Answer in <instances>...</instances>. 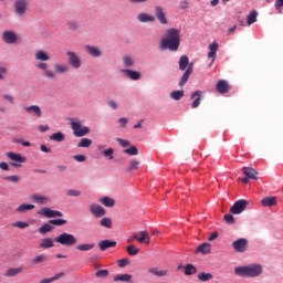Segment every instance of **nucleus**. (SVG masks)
Wrapping results in <instances>:
<instances>
[{
	"mask_svg": "<svg viewBox=\"0 0 283 283\" xmlns=\"http://www.w3.org/2000/svg\"><path fill=\"white\" fill-rule=\"evenodd\" d=\"M35 61H40L36 64L38 70H41L43 72L44 78H48L49 81H54L56 78V73L50 69V65L45 63L46 61H50V54L43 50H39L34 54Z\"/></svg>",
	"mask_w": 283,
	"mask_h": 283,
	"instance_id": "nucleus-1",
	"label": "nucleus"
},
{
	"mask_svg": "<svg viewBox=\"0 0 283 283\" xmlns=\"http://www.w3.org/2000/svg\"><path fill=\"white\" fill-rule=\"evenodd\" d=\"M160 52H178V29H168L159 42Z\"/></svg>",
	"mask_w": 283,
	"mask_h": 283,
	"instance_id": "nucleus-2",
	"label": "nucleus"
},
{
	"mask_svg": "<svg viewBox=\"0 0 283 283\" xmlns=\"http://www.w3.org/2000/svg\"><path fill=\"white\" fill-rule=\"evenodd\" d=\"M264 273V268L260 263H252L234 268V274L238 277H260Z\"/></svg>",
	"mask_w": 283,
	"mask_h": 283,
	"instance_id": "nucleus-3",
	"label": "nucleus"
},
{
	"mask_svg": "<svg viewBox=\"0 0 283 283\" xmlns=\"http://www.w3.org/2000/svg\"><path fill=\"white\" fill-rule=\"evenodd\" d=\"M179 70L185 72L179 82V85L182 87V85L189 81V76L193 74V62L189 63V57L187 55H182L179 60Z\"/></svg>",
	"mask_w": 283,
	"mask_h": 283,
	"instance_id": "nucleus-4",
	"label": "nucleus"
},
{
	"mask_svg": "<svg viewBox=\"0 0 283 283\" xmlns=\"http://www.w3.org/2000/svg\"><path fill=\"white\" fill-rule=\"evenodd\" d=\"M54 240L57 242V244H62V247H74V244L78 242L74 234H70L67 232L61 233Z\"/></svg>",
	"mask_w": 283,
	"mask_h": 283,
	"instance_id": "nucleus-5",
	"label": "nucleus"
},
{
	"mask_svg": "<svg viewBox=\"0 0 283 283\" xmlns=\"http://www.w3.org/2000/svg\"><path fill=\"white\" fill-rule=\"evenodd\" d=\"M71 129L73 130L74 136L77 138H82V136H87V134H90V127H83L78 120L71 122Z\"/></svg>",
	"mask_w": 283,
	"mask_h": 283,
	"instance_id": "nucleus-6",
	"label": "nucleus"
},
{
	"mask_svg": "<svg viewBox=\"0 0 283 283\" xmlns=\"http://www.w3.org/2000/svg\"><path fill=\"white\" fill-rule=\"evenodd\" d=\"M13 8L17 17H25V12L30 8V0H15Z\"/></svg>",
	"mask_w": 283,
	"mask_h": 283,
	"instance_id": "nucleus-7",
	"label": "nucleus"
},
{
	"mask_svg": "<svg viewBox=\"0 0 283 283\" xmlns=\"http://www.w3.org/2000/svg\"><path fill=\"white\" fill-rule=\"evenodd\" d=\"M248 206L249 201L240 199L233 203V206L230 208V211L233 213V216H240V213H242V211H244Z\"/></svg>",
	"mask_w": 283,
	"mask_h": 283,
	"instance_id": "nucleus-8",
	"label": "nucleus"
},
{
	"mask_svg": "<svg viewBox=\"0 0 283 283\" xmlns=\"http://www.w3.org/2000/svg\"><path fill=\"white\" fill-rule=\"evenodd\" d=\"M38 216H44V218H63V212L44 207L38 211Z\"/></svg>",
	"mask_w": 283,
	"mask_h": 283,
	"instance_id": "nucleus-9",
	"label": "nucleus"
},
{
	"mask_svg": "<svg viewBox=\"0 0 283 283\" xmlns=\"http://www.w3.org/2000/svg\"><path fill=\"white\" fill-rule=\"evenodd\" d=\"M2 41L8 45H12L19 41V35L14 31H4L2 33Z\"/></svg>",
	"mask_w": 283,
	"mask_h": 283,
	"instance_id": "nucleus-10",
	"label": "nucleus"
},
{
	"mask_svg": "<svg viewBox=\"0 0 283 283\" xmlns=\"http://www.w3.org/2000/svg\"><path fill=\"white\" fill-rule=\"evenodd\" d=\"M232 247L237 253H244L249 248V241L247 239H238L232 243Z\"/></svg>",
	"mask_w": 283,
	"mask_h": 283,
	"instance_id": "nucleus-11",
	"label": "nucleus"
},
{
	"mask_svg": "<svg viewBox=\"0 0 283 283\" xmlns=\"http://www.w3.org/2000/svg\"><path fill=\"white\" fill-rule=\"evenodd\" d=\"M133 240H137L139 244H149L151 242V239L149 238V232L145 230L134 233Z\"/></svg>",
	"mask_w": 283,
	"mask_h": 283,
	"instance_id": "nucleus-12",
	"label": "nucleus"
},
{
	"mask_svg": "<svg viewBox=\"0 0 283 283\" xmlns=\"http://www.w3.org/2000/svg\"><path fill=\"white\" fill-rule=\"evenodd\" d=\"M66 55L69 56V64L71 65V67H74V70H78V67H81V57H78V55H76V53L72 51H67Z\"/></svg>",
	"mask_w": 283,
	"mask_h": 283,
	"instance_id": "nucleus-13",
	"label": "nucleus"
},
{
	"mask_svg": "<svg viewBox=\"0 0 283 283\" xmlns=\"http://www.w3.org/2000/svg\"><path fill=\"white\" fill-rule=\"evenodd\" d=\"M7 156L13 161L11 164L12 167H21V164L25 163V157L21 156V154L7 153Z\"/></svg>",
	"mask_w": 283,
	"mask_h": 283,
	"instance_id": "nucleus-14",
	"label": "nucleus"
},
{
	"mask_svg": "<svg viewBox=\"0 0 283 283\" xmlns=\"http://www.w3.org/2000/svg\"><path fill=\"white\" fill-rule=\"evenodd\" d=\"M90 212L94 218H103L107 211H105V208H103L101 205L93 203L90 206Z\"/></svg>",
	"mask_w": 283,
	"mask_h": 283,
	"instance_id": "nucleus-15",
	"label": "nucleus"
},
{
	"mask_svg": "<svg viewBox=\"0 0 283 283\" xmlns=\"http://www.w3.org/2000/svg\"><path fill=\"white\" fill-rule=\"evenodd\" d=\"M155 17H156V19H158V21H159V23H161V25H167V23H168L167 15L165 14V9H163V7L155 8Z\"/></svg>",
	"mask_w": 283,
	"mask_h": 283,
	"instance_id": "nucleus-16",
	"label": "nucleus"
},
{
	"mask_svg": "<svg viewBox=\"0 0 283 283\" xmlns=\"http://www.w3.org/2000/svg\"><path fill=\"white\" fill-rule=\"evenodd\" d=\"M120 73L128 76V78H130V81H140V72H138V71H132L129 69H123L120 71Z\"/></svg>",
	"mask_w": 283,
	"mask_h": 283,
	"instance_id": "nucleus-17",
	"label": "nucleus"
},
{
	"mask_svg": "<svg viewBox=\"0 0 283 283\" xmlns=\"http://www.w3.org/2000/svg\"><path fill=\"white\" fill-rule=\"evenodd\" d=\"M85 50L90 54V56H93L94 59L103 56V52L101 51V49H98V46L86 45Z\"/></svg>",
	"mask_w": 283,
	"mask_h": 283,
	"instance_id": "nucleus-18",
	"label": "nucleus"
},
{
	"mask_svg": "<svg viewBox=\"0 0 283 283\" xmlns=\"http://www.w3.org/2000/svg\"><path fill=\"white\" fill-rule=\"evenodd\" d=\"M230 88L231 87L229 86V82H227L226 80H220L217 83V92H219V94H227Z\"/></svg>",
	"mask_w": 283,
	"mask_h": 283,
	"instance_id": "nucleus-19",
	"label": "nucleus"
},
{
	"mask_svg": "<svg viewBox=\"0 0 283 283\" xmlns=\"http://www.w3.org/2000/svg\"><path fill=\"white\" fill-rule=\"evenodd\" d=\"M24 112H28V114H34V116H36L38 118H41V116H43L41 107L36 105L24 107Z\"/></svg>",
	"mask_w": 283,
	"mask_h": 283,
	"instance_id": "nucleus-20",
	"label": "nucleus"
},
{
	"mask_svg": "<svg viewBox=\"0 0 283 283\" xmlns=\"http://www.w3.org/2000/svg\"><path fill=\"white\" fill-rule=\"evenodd\" d=\"M116 244V241L103 240L98 243V247L101 251H107V249H114Z\"/></svg>",
	"mask_w": 283,
	"mask_h": 283,
	"instance_id": "nucleus-21",
	"label": "nucleus"
},
{
	"mask_svg": "<svg viewBox=\"0 0 283 283\" xmlns=\"http://www.w3.org/2000/svg\"><path fill=\"white\" fill-rule=\"evenodd\" d=\"M242 171L247 178H250L251 180H258V172L254 168L243 167Z\"/></svg>",
	"mask_w": 283,
	"mask_h": 283,
	"instance_id": "nucleus-22",
	"label": "nucleus"
},
{
	"mask_svg": "<svg viewBox=\"0 0 283 283\" xmlns=\"http://www.w3.org/2000/svg\"><path fill=\"white\" fill-rule=\"evenodd\" d=\"M219 48L220 45L218 44V42H212L211 44H209L208 59H212V63L213 61H216V54H218Z\"/></svg>",
	"mask_w": 283,
	"mask_h": 283,
	"instance_id": "nucleus-23",
	"label": "nucleus"
},
{
	"mask_svg": "<svg viewBox=\"0 0 283 283\" xmlns=\"http://www.w3.org/2000/svg\"><path fill=\"white\" fill-rule=\"evenodd\" d=\"M54 70L55 71L53 72L55 73L56 78V74H67V72H70V66H67V64L55 63Z\"/></svg>",
	"mask_w": 283,
	"mask_h": 283,
	"instance_id": "nucleus-24",
	"label": "nucleus"
},
{
	"mask_svg": "<svg viewBox=\"0 0 283 283\" xmlns=\"http://www.w3.org/2000/svg\"><path fill=\"white\" fill-rule=\"evenodd\" d=\"M137 20L140 23H154V21H156V18H154V15L149 14V13H139L137 15Z\"/></svg>",
	"mask_w": 283,
	"mask_h": 283,
	"instance_id": "nucleus-25",
	"label": "nucleus"
},
{
	"mask_svg": "<svg viewBox=\"0 0 283 283\" xmlns=\"http://www.w3.org/2000/svg\"><path fill=\"white\" fill-rule=\"evenodd\" d=\"M138 169H140V160L132 159L126 168V171L132 174V171H138Z\"/></svg>",
	"mask_w": 283,
	"mask_h": 283,
	"instance_id": "nucleus-26",
	"label": "nucleus"
},
{
	"mask_svg": "<svg viewBox=\"0 0 283 283\" xmlns=\"http://www.w3.org/2000/svg\"><path fill=\"white\" fill-rule=\"evenodd\" d=\"M31 199L33 202H36V205H48L50 202V198L41 195H33L31 196Z\"/></svg>",
	"mask_w": 283,
	"mask_h": 283,
	"instance_id": "nucleus-27",
	"label": "nucleus"
},
{
	"mask_svg": "<svg viewBox=\"0 0 283 283\" xmlns=\"http://www.w3.org/2000/svg\"><path fill=\"white\" fill-rule=\"evenodd\" d=\"M263 207H275L277 205V198L275 197H265L261 200Z\"/></svg>",
	"mask_w": 283,
	"mask_h": 283,
	"instance_id": "nucleus-28",
	"label": "nucleus"
},
{
	"mask_svg": "<svg viewBox=\"0 0 283 283\" xmlns=\"http://www.w3.org/2000/svg\"><path fill=\"white\" fill-rule=\"evenodd\" d=\"M191 98H192V108L196 109V107H199L200 106V101L202 98V92L200 91H196L192 95H191Z\"/></svg>",
	"mask_w": 283,
	"mask_h": 283,
	"instance_id": "nucleus-29",
	"label": "nucleus"
},
{
	"mask_svg": "<svg viewBox=\"0 0 283 283\" xmlns=\"http://www.w3.org/2000/svg\"><path fill=\"white\" fill-rule=\"evenodd\" d=\"M21 273H23V268H10L4 275L6 277H17Z\"/></svg>",
	"mask_w": 283,
	"mask_h": 283,
	"instance_id": "nucleus-30",
	"label": "nucleus"
},
{
	"mask_svg": "<svg viewBox=\"0 0 283 283\" xmlns=\"http://www.w3.org/2000/svg\"><path fill=\"white\" fill-rule=\"evenodd\" d=\"M197 252L202 253L203 255H209V253H211V243H201L198 247Z\"/></svg>",
	"mask_w": 283,
	"mask_h": 283,
	"instance_id": "nucleus-31",
	"label": "nucleus"
},
{
	"mask_svg": "<svg viewBox=\"0 0 283 283\" xmlns=\"http://www.w3.org/2000/svg\"><path fill=\"white\" fill-rule=\"evenodd\" d=\"M258 22V11L252 10L248 17H247V24L248 25H253V23Z\"/></svg>",
	"mask_w": 283,
	"mask_h": 283,
	"instance_id": "nucleus-32",
	"label": "nucleus"
},
{
	"mask_svg": "<svg viewBox=\"0 0 283 283\" xmlns=\"http://www.w3.org/2000/svg\"><path fill=\"white\" fill-rule=\"evenodd\" d=\"M43 262H48V255L45 254H39L31 260L33 266H36V264H43Z\"/></svg>",
	"mask_w": 283,
	"mask_h": 283,
	"instance_id": "nucleus-33",
	"label": "nucleus"
},
{
	"mask_svg": "<svg viewBox=\"0 0 283 283\" xmlns=\"http://www.w3.org/2000/svg\"><path fill=\"white\" fill-rule=\"evenodd\" d=\"M52 247H54V241L52 240V238L42 239L40 243V249H52Z\"/></svg>",
	"mask_w": 283,
	"mask_h": 283,
	"instance_id": "nucleus-34",
	"label": "nucleus"
},
{
	"mask_svg": "<svg viewBox=\"0 0 283 283\" xmlns=\"http://www.w3.org/2000/svg\"><path fill=\"white\" fill-rule=\"evenodd\" d=\"M34 205H30V203H22L20 205L15 211H18V213H25V211H32V209H34Z\"/></svg>",
	"mask_w": 283,
	"mask_h": 283,
	"instance_id": "nucleus-35",
	"label": "nucleus"
},
{
	"mask_svg": "<svg viewBox=\"0 0 283 283\" xmlns=\"http://www.w3.org/2000/svg\"><path fill=\"white\" fill-rule=\"evenodd\" d=\"M113 280L114 282H132V274H117Z\"/></svg>",
	"mask_w": 283,
	"mask_h": 283,
	"instance_id": "nucleus-36",
	"label": "nucleus"
},
{
	"mask_svg": "<svg viewBox=\"0 0 283 283\" xmlns=\"http://www.w3.org/2000/svg\"><path fill=\"white\" fill-rule=\"evenodd\" d=\"M148 273H153L157 277H165L167 275V270H158L157 268H149Z\"/></svg>",
	"mask_w": 283,
	"mask_h": 283,
	"instance_id": "nucleus-37",
	"label": "nucleus"
},
{
	"mask_svg": "<svg viewBox=\"0 0 283 283\" xmlns=\"http://www.w3.org/2000/svg\"><path fill=\"white\" fill-rule=\"evenodd\" d=\"M198 272V269L193 264H187L184 266V273L185 275H195V273Z\"/></svg>",
	"mask_w": 283,
	"mask_h": 283,
	"instance_id": "nucleus-38",
	"label": "nucleus"
},
{
	"mask_svg": "<svg viewBox=\"0 0 283 283\" xmlns=\"http://www.w3.org/2000/svg\"><path fill=\"white\" fill-rule=\"evenodd\" d=\"M50 140H54L55 143H63V140H65V135L61 132H57L50 136Z\"/></svg>",
	"mask_w": 283,
	"mask_h": 283,
	"instance_id": "nucleus-39",
	"label": "nucleus"
},
{
	"mask_svg": "<svg viewBox=\"0 0 283 283\" xmlns=\"http://www.w3.org/2000/svg\"><path fill=\"white\" fill-rule=\"evenodd\" d=\"M52 229H54V227L52 226V223H44L41 228H39V233H41L42 235H45V233H50V231H52Z\"/></svg>",
	"mask_w": 283,
	"mask_h": 283,
	"instance_id": "nucleus-40",
	"label": "nucleus"
},
{
	"mask_svg": "<svg viewBox=\"0 0 283 283\" xmlns=\"http://www.w3.org/2000/svg\"><path fill=\"white\" fill-rule=\"evenodd\" d=\"M198 280H200V282H209L213 280V274L201 272L198 274Z\"/></svg>",
	"mask_w": 283,
	"mask_h": 283,
	"instance_id": "nucleus-41",
	"label": "nucleus"
},
{
	"mask_svg": "<svg viewBox=\"0 0 283 283\" xmlns=\"http://www.w3.org/2000/svg\"><path fill=\"white\" fill-rule=\"evenodd\" d=\"M96 247L95 243H83L76 247L77 251H92Z\"/></svg>",
	"mask_w": 283,
	"mask_h": 283,
	"instance_id": "nucleus-42",
	"label": "nucleus"
},
{
	"mask_svg": "<svg viewBox=\"0 0 283 283\" xmlns=\"http://www.w3.org/2000/svg\"><path fill=\"white\" fill-rule=\"evenodd\" d=\"M101 203L104 205V207H114L116 205V200L109 197H103L101 199Z\"/></svg>",
	"mask_w": 283,
	"mask_h": 283,
	"instance_id": "nucleus-43",
	"label": "nucleus"
},
{
	"mask_svg": "<svg viewBox=\"0 0 283 283\" xmlns=\"http://www.w3.org/2000/svg\"><path fill=\"white\" fill-rule=\"evenodd\" d=\"M65 273L61 272L59 274H55L53 277L51 279H43L42 281H40V283H52V282H56V280H61V277H64Z\"/></svg>",
	"mask_w": 283,
	"mask_h": 283,
	"instance_id": "nucleus-44",
	"label": "nucleus"
},
{
	"mask_svg": "<svg viewBox=\"0 0 283 283\" xmlns=\"http://www.w3.org/2000/svg\"><path fill=\"white\" fill-rule=\"evenodd\" d=\"M99 224L101 227H104L105 229H112L113 227V223H112V218H103L101 221H99Z\"/></svg>",
	"mask_w": 283,
	"mask_h": 283,
	"instance_id": "nucleus-45",
	"label": "nucleus"
},
{
	"mask_svg": "<svg viewBox=\"0 0 283 283\" xmlns=\"http://www.w3.org/2000/svg\"><path fill=\"white\" fill-rule=\"evenodd\" d=\"M128 255H138L140 253V249L136 248V245L130 244L126 248Z\"/></svg>",
	"mask_w": 283,
	"mask_h": 283,
	"instance_id": "nucleus-46",
	"label": "nucleus"
},
{
	"mask_svg": "<svg viewBox=\"0 0 283 283\" xmlns=\"http://www.w3.org/2000/svg\"><path fill=\"white\" fill-rule=\"evenodd\" d=\"M95 277H98L99 280H105V277H109V271L108 270H98L95 273Z\"/></svg>",
	"mask_w": 283,
	"mask_h": 283,
	"instance_id": "nucleus-47",
	"label": "nucleus"
},
{
	"mask_svg": "<svg viewBox=\"0 0 283 283\" xmlns=\"http://www.w3.org/2000/svg\"><path fill=\"white\" fill-rule=\"evenodd\" d=\"M123 63L126 67H134V59H132L129 55H125L123 57Z\"/></svg>",
	"mask_w": 283,
	"mask_h": 283,
	"instance_id": "nucleus-48",
	"label": "nucleus"
},
{
	"mask_svg": "<svg viewBox=\"0 0 283 283\" xmlns=\"http://www.w3.org/2000/svg\"><path fill=\"white\" fill-rule=\"evenodd\" d=\"M49 222L50 224H54L55 227H63V224H67V220L65 219H52Z\"/></svg>",
	"mask_w": 283,
	"mask_h": 283,
	"instance_id": "nucleus-49",
	"label": "nucleus"
},
{
	"mask_svg": "<svg viewBox=\"0 0 283 283\" xmlns=\"http://www.w3.org/2000/svg\"><path fill=\"white\" fill-rule=\"evenodd\" d=\"M92 146V139L82 138L81 142L77 144V147L87 148Z\"/></svg>",
	"mask_w": 283,
	"mask_h": 283,
	"instance_id": "nucleus-50",
	"label": "nucleus"
},
{
	"mask_svg": "<svg viewBox=\"0 0 283 283\" xmlns=\"http://www.w3.org/2000/svg\"><path fill=\"white\" fill-rule=\"evenodd\" d=\"M124 154H128V156H138V148L136 146H130L124 150Z\"/></svg>",
	"mask_w": 283,
	"mask_h": 283,
	"instance_id": "nucleus-51",
	"label": "nucleus"
},
{
	"mask_svg": "<svg viewBox=\"0 0 283 283\" xmlns=\"http://www.w3.org/2000/svg\"><path fill=\"white\" fill-rule=\"evenodd\" d=\"M12 227H14L17 229H28V227H30V224L25 221H17V222L12 223Z\"/></svg>",
	"mask_w": 283,
	"mask_h": 283,
	"instance_id": "nucleus-52",
	"label": "nucleus"
},
{
	"mask_svg": "<svg viewBox=\"0 0 283 283\" xmlns=\"http://www.w3.org/2000/svg\"><path fill=\"white\" fill-rule=\"evenodd\" d=\"M103 155L108 160H114V148H107L106 150L103 151Z\"/></svg>",
	"mask_w": 283,
	"mask_h": 283,
	"instance_id": "nucleus-53",
	"label": "nucleus"
},
{
	"mask_svg": "<svg viewBox=\"0 0 283 283\" xmlns=\"http://www.w3.org/2000/svg\"><path fill=\"white\" fill-rule=\"evenodd\" d=\"M66 196H70V197H73V198H78V196H81V190L69 189L66 191Z\"/></svg>",
	"mask_w": 283,
	"mask_h": 283,
	"instance_id": "nucleus-54",
	"label": "nucleus"
},
{
	"mask_svg": "<svg viewBox=\"0 0 283 283\" xmlns=\"http://www.w3.org/2000/svg\"><path fill=\"white\" fill-rule=\"evenodd\" d=\"M119 269H125V266H129V259H122L117 261Z\"/></svg>",
	"mask_w": 283,
	"mask_h": 283,
	"instance_id": "nucleus-55",
	"label": "nucleus"
},
{
	"mask_svg": "<svg viewBox=\"0 0 283 283\" xmlns=\"http://www.w3.org/2000/svg\"><path fill=\"white\" fill-rule=\"evenodd\" d=\"M4 180H9V182H19L21 178H19V176L17 175H12V176L4 177Z\"/></svg>",
	"mask_w": 283,
	"mask_h": 283,
	"instance_id": "nucleus-56",
	"label": "nucleus"
},
{
	"mask_svg": "<svg viewBox=\"0 0 283 283\" xmlns=\"http://www.w3.org/2000/svg\"><path fill=\"white\" fill-rule=\"evenodd\" d=\"M117 143L122 146V147H129L130 143L127 139H123V138H117Z\"/></svg>",
	"mask_w": 283,
	"mask_h": 283,
	"instance_id": "nucleus-57",
	"label": "nucleus"
},
{
	"mask_svg": "<svg viewBox=\"0 0 283 283\" xmlns=\"http://www.w3.org/2000/svg\"><path fill=\"white\" fill-rule=\"evenodd\" d=\"M67 25H69L70 30H78V22H76V21H70L67 23Z\"/></svg>",
	"mask_w": 283,
	"mask_h": 283,
	"instance_id": "nucleus-58",
	"label": "nucleus"
},
{
	"mask_svg": "<svg viewBox=\"0 0 283 283\" xmlns=\"http://www.w3.org/2000/svg\"><path fill=\"white\" fill-rule=\"evenodd\" d=\"M224 220L228 224H233V222H235L232 214H226Z\"/></svg>",
	"mask_w": 283,
	"mask_h": 283,
	"instance_id": "nucleus-59",
	"label": "nucleus"
},
{
	"mask_svg": "<svg viewBox=\"0 0 283 283\" xmlns=\"http://www.w3.org/2000/svg\"><path fill=\"white\" fill-rule=\"evenodd\" d=\"M3 98L4 101H8V103H10L11 105H14V97L12 95L4 94Z\"/></svg>",
	"mask_w": 283,
	"mask_h": 283,
	"instance_id": "nucleus-60",
	"label": "nucleus"
},
{
	"mask_svg": "<svg viewBox=\"0 0 283 283\" xmlns=\"http://www.w3.org/2000/svg\"><path fill=\"white\" fill-rule=\"evenodd\" d=\"M73 158L77 163H85V160H86L85 155H75Z\"/></svg>",
	"mask_w": 283,
	"mask_h": 283,
	"instance_id": "nucleus-61",
	"label": "nucleus"
},
{
	"mask_svg": "<svg viewBox=\"0 0 283 283\" xmlns=\"http://www.w3.org/2000/svg\"><path fill=\"white\" fill-rule=\"evenodd\" d=\"M0 169H2V171H8V169H10V166H8V163L1 161Z\"/></svg>",
	"mask_w": 283,
	"mask_h": 283,
	"instance_id": "nucleus-62",
	"label": "nucleus"
},
{
	"mask_svg": "<svg viewBox=\"0 0 283 283\" xmlns=\"http://www.w3.org/2000/svg\"><path fill=\"white\" fill-rule=\"evenodd\" d=\"M274 8L276 10H280V8H283V0H276L275 4H274Z\"/></svg>",
	"mask_w": 283,
	"mask_h": 283,
	"instance_id": "nucleus-63",
	"label": "nucleus"
},
{
	"mask_svg": "<svg viewBox=\"0 0 283 283\" xmlns=\"http://www.w3.org/2000/svg\"><path fill=\"white\" fill-rule=\"evenodd\" d=\"M127 123H128V119L126 117L119 118V124L122 127H125L127 125Z\"/></svg>",
	"mask_w": 283,
	"mask_h": 283,
	"instance_id": "nucleus-64",
	"label": "nucleus"
}]
</instances>
